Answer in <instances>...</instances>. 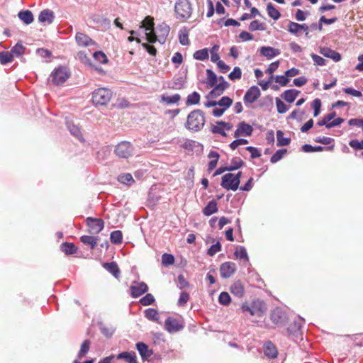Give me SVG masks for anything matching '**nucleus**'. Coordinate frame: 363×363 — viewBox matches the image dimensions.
<instances>
[{
	"mask_svg": "<svg viewBox=\"0 0 363 363\" xmlns=\"http://www.w3.org/2000/svg\"><path fill=\"white\" fill-rule=\"evenodd\" d=\"M242 313L251 316L262 317L267 311L265 303L259 298H253L244 302L241 306Z\"/></svg>",
	"mask_w": 363,
	"mask_h": 363,
	"instance_id": "obj_1",
	"label": "nucleus"
},
{
	"mask_svg": "<svg viewBox=\"0 0 363 363\" xmlns=\"http://www.w3.org/2000/svg\"><path fill=\"white\" fill-rule=\"evenodd\" d=\"M205 122L203 112L199 109L194 110L187 116L185 128L191 132H199L203 128Z\"/></svg>",
	"mask_w": 363,
	"mask_h": 363,
	"instance_id": "obj_2",
	"label": "nucleus"
},
{
	"mask_svg": "<svg viewBox=\"0 0 363 363\" xmlns=\"http://www.w3.org/2000/svg\"><path fill=\"white\" fill-rule=\"evenodd\" d=\"M176 18L182 21L189 19L192 13V6L189 0H177L174 4Z\"/></svg>",
	"mask_w": 363,
	"mask_h": 363,
	"instance_id": "obj_3",
	"label": "nucleus"
},
{
	"mask_svg": "<svg viewBox=\"0 0 363 363\" xmlns=\"http://www.w3.org/2000/svg\"><path fill=\"white\" fill-rule=\"evenodd\" d=\"M269 318L272 323L279 328L287 326L290 319L287 311L280 307L271 311Z\"/></svg>",
	"mask_w": 363,
	"mask_h": 363,
	"instance_id": "obj_4",
	"label": "nucleus"
},
{
	"mask_svg": "<svg viewBox=\"0 0 363 363\" xmlns=\"http://www.w3.org/2000/svg\"><path fill=\"white\" fill-rule=\"evenodd\" d=\"M113 95L111 89L107 88H99L92 92V102L96 106L107 104Z\"/></svg>",
	"mask_w": 363,
	"mask_h": 363,
	"instance_id": "obj_5",
	"label": "nucleus"
},
{
	"mask_svg": "<svg viewBox=\"0 0 363 363\" xmlns=\"http://www.w3.org/2000/svg\"><path fill=\"white\" fill-rule=\"evenodd\" d=\"M170 28L166 23H162L157 27L156 33L155 30L150 35H147V41L150 43H154L158 41L160 44H164L167 37L169 33Z\"/></svg>",
	"mask_w": 363,
	"mask_h": 363,
	"instance_id": "obj_6",
	"label": "nucleus"
},
{
	"mask_svg": "<svg viewBox=\"0 0 363 363\" xmlns=\"http://www.w3.org/2000/svg\"><path fill=\"white\" fill-rule=\"evenodd\" d=\"M69 76L70 72L66 67H59L52 71L50 77L52 83L59 86L64 84Z\"/></svg>",
	"mask_w": 363,
	"mask_h": 363,
	"instance_id": "obj_7",
	"label": "nucleus"
},
{
	"mask_svg": "<svg viewBox=\"0 0 363 363\" xmlns=\"http://www.w3.org/2000/svg\"><path fill=\"white\" fill-rule=\"evenodd\" d=\"M114 152L118 157L128 158L133 155V146L130 142L122 141L116 146Z\"/></svg>",
	"mask_w": 363,
	"mask_h": 363,
	"instance_id": "obj_8",
	"label": "nucleus"
},
{
	"mask_svg": "<svg viewBox=\"0 0 363 363\" xmlns=\"http://www.w3.org/2000/svg\"><path fill=\"white\" fill-rule=\"evenodd\" d=\"M86 223L89 227V232L91 234H98L104 228V222L101 218L88 217L86 219Z\"/></svg>",
	"mask_w": 363,
	"mask_h": 363,
	"instance_id": "obj_9",
	"label": "nucleus"
},
{
	"mask_svg": "<svg viewBox=\"0 0 363 363\" xmlns=\"http://www.w3.org/2000/svg\"><path fill=\"white\" fill-rule=\"evenodd\" d=\"M220 185L226 190L235 191L239 188L240 184L235 178H233V173L229 172L222 177Z\"/></svg>",
	"mask_w": 363,
	"mask_h": 363,
	"instance_id": "obj_10",
	"label": "nucleus"
},
{
	"mask_svg": "<svg viewBox=\"0 0 363 363\" xmlns=\"http://www.w3.org/2000/svg\"><path fill=\"white\" fill-rule=\"evenodd\" d=\"M260 94V90L257 86H251L247 90L244 96L243 101L245 104L254 103L258 99Z\"/></svg>",
	"mask_w": 363,
	"mask_h": 363,
	"instance_id": "obj_11",
	"label": "nucleus"
},
{
	"mask_svg": "<svg viewBox=\"0 0 363 363\" xmlns=\"http://www.w3.org/2000/svg\"><path fill=\"white\" fill-rule=\"evenodd\" d=\"M75 41L79 47L86 48L96 44V43L89 35L82 32H77L76 33Z\"/></svg>",
	"mask_w": 363,
	"mask_h": 363,
	"instance_id": "obj_12",
	"label": "nucleus"
},
{
	"mask_svg": "<svg viewBox=\"0 0 363 363\" xmlns=\"http://www.w3.org/2000/svg\"><path fill=\"white\" fill-rule=\"evenodd\" d=\"M253 132V128L245 121L238 123L237 129L234 133L235 138L240 136H250Z\"/></svg>",
	"mask_w": 363,
	"mask_h": 363,
	"instance_id": "obj_13",
	"label": "nucleus"
},
{
	"mask_svg": "<svg viewBox=\"0 0 363 363\" xmlns=\"http://www.w3.org/2000/svg\"><path fill=\"white\" fill-rule=\"evenodd\" d=\"M236 271V264L234 262H226L220 267V274L223 278H229Z\"/></svg>",
	"mask_w": 363,
	"mask_h": 363,
	"instance_id": "obj_14",
	"label": "nucleus"
},
{
	"mask_svg": "<svg viewBox=\"0 0 363 363\" xmlns=\"http://www.w3.org/2000/svg\"><path fill=\"white\" fill-rule=\"evenodd\" d=\"M165 329L169 333L177 332L183 328V325L176 318L169 317L164 323Z\"/></svg>",
	"mask_w": 363,
	"mask_h": 363,
	"instance_id": "obj_15",
	"label": "nucleus"
},
{
	"mask_svg": "<svg viewBox=\"0 0 363 363\" xmlns=\"http://www.w3.org/2000/svg\"><path fill=\"white\" fill-rule=\"evenodd\" d=\"M55 13L52 10L44 9L38 15V21L42 23L51 24L55 20Z\"/></svg>",
	"mask_w": 363,
	"mask_h": 363,
	"instance_id": "obj_16",
	"label": "nucleus"
},
{
	"mask_svg": "<svg viewBox=\"0 0 363 363\" xmlns=\"http://www.w3.org/2000/svg\"><path fill=\"white\" fill-rule=\"evenodd\" d=\"M261 55L271 60L280 55L281 52L279 49L270 46H262L259 49Z\"/></svg>",
	"mask_w": 363,
	"mask_h": 363,
	"instance_id": "obj_17",
	"label": "nucleus"
},
{
	"mask_svg": "<svg viewBox=\"0 0 363 363\" xmlns=\"http://www.w3.org/2000/svg\"><path fill=\"white\" fill-rule=\"evenodd\" d=\"M130 295H143L148 290V286L145 282L134 281L130 286Z\"/></svg>",
	"mask_w": 363,
	"mask_h": 363,
	"instance_id": "obj_18",
	"label": "nucleus"
},
{
	"mask_svg": "<svg viewBox=\"0 0 363 363\" xmlns=\"http://www.w3.org/2000/svg\"><path fill=\"white\" fill-rule=\"evenodd\" d=\"M228 86L229 84L227 82H220L218 84L216 83L213 86V89L209 92L208 97H218L220 96Z\"/></svg>",
	"mask_w": 363,
	"mask_h": 363,
	"instance_id": "obj_19",
	"label": "nucleus"
},
{
	"mask_svg": "<svg viewBox=\"0 0 363 363\" xmlns=\"http://www.w3.org/2000/svg\"><path fill=\"white\" fill-rule=\"evenodd\" d=\"M140 29L144 30L145 35L146 38V40H147V35H150V33H152L154 31V22L153 18L147 16L145 18V19L142 22V25L140 26Z\"/></svg>",
	"mask_w": 363,
	"mask_h": 363,
	"instance_id": "obj_20",
	"label": "nucleus"
},
{
	"mask_svg": "<svg viewBox=\"0 0 363 363\" xmlns=\"http://www.w3.org/2000/svg\"><path fill=\"white\" fill-rule=\"evenodd\" d=\"M263 350L264 354L269 358L274 359L277 357V349L271 341H267L264 343Z\"/></svg>",
	"mask_w": 363,
	"mask_h": 363,
	"instance_id": "obj_21",
	"label": "nucleus"
},
{
	"mask_svg": "<svg viewBox=\"0 0 363 363\" xmlns=\"http://www.w3.org/2000/svg\"><path fill=\"white\" fill-rule=\"evenodd\" d=\"M103 267L111 273L115 278L118 279L121 275L120 269L116 262H104Z\"/></svg>",
	"mask_w": 363,
	"mask_h": 363,
	"instance_id": "obj_22",
	"label": "nucleus"
},
{
	"mask_svg": "<svg viewBox=\"0 0 363 363\" xmlns=\"http://www.w3.org/2000/svg\"><path fill=\"white\" fill-rule=\"evenodd\" d=\"M320 52L323 56L330 58L336 62L341 60V55L329 48H321Z\"/></svg>",
	"mask_w": 363,
	"mask_h": 363,
	"instance_id": "obj_23",
	"label": "nucleus"
},
{
	"mask_svg": "<svg viewBox=\"0 0 363 363\" xmlns=\"http://www.w3.org/2000/svg\"><path fill=\"white\" fill-rule=\"evenodd\" d=\"M334 148V144L331 145L330 146L328 147H323L320 145L318 146H312L309 144H305L301 147V150L305 152H320L323 151V150H332Z\"/></svg>",
	"mask_w": 363,
	"mask_h": 363,
	"instance_id": "obj_24",
	"label": "nucleus"
},
{
	"mask_svg": "<svg viewBox=\"0 0 363 363\" xmlns=\"http://www.w3.org/2000/svg\"><path fill=\"white\" fill-rule=\"evenodd\" d=\"M18 17L26 25H29L34 21L33 14L30 10H23L19 11Z\"/></svg>",
	"mask_w": 363,
	"mask_h": 363,
	"instance_id": "obj_25",
	"label": "nucleus"
},
{
	"mask_svg": "<svg viewBox=\"0 0 363 363\" xmlns=\"http://www.w3.org/2000/svg\"><path fill=\"white\" fill-rule=\"evenodd\" d=\"M136 348L143 359H147L152 354V351L150 350L148 346L144 342H138L136 344Z\"/></svg>",
	"mask_w": 363,
	"mask_h": 363,
	"instance_id": "obj_26",
	"label": "nucleus"
},
{
	"mask_svg": "<svg viewBox=\"0 0 363 363\" xmlns=\"http://www.w3.org/2000/svg\"><path fill=\"white\" fill-rule=\"evenodd\" d=\"M300 94V91L296 89H288L286 90L282 94L281 97L288 103H293L298 95Z\"/></svg>",
	"mask_w": 363,
	"mask_h": 363,
	"instance_id": "obj_27",
	"label": "nucleus"
},
{
	"mask_svg": "<svg viewBox=\"0 0 363 363\" xmlns=\"http://www.w3.org/2000/svg\"><path fill=\"white\" fill-rule=\"evenodd\" d=\"M218 205L216 200L213 199L210 201L207 205L203 208V213L206 216H209L218 211Z\"/></svg>",
	"mask_w": 363,
	"mask_h": 363,
	"instance_id": "obj_28",
	"label": "nucleus"
},
{
	"mask_svg": "<svg viewBox=\"0 0 363 363\" xmlns=\"http://www.w3.org/2000/svg\"><path fill=\"white\" fill-rule=\"evenodd\" d=\"M117 359H124L128 363H138L137 357L134 352H123L118 354Z\"/></svg>",
	"mask_w": 363,
	"mask_h": 363,
	"instance_id": "obj_29",
	"label": "nucleus"
},
{
	"mask_svg": "<svg viewBox=\"0 0 363 363\" xmlns=\"http://www.w3.org/2000/svg\"><path fill=\"white\" fill-rule=\"evenodd\" d=\"M67 127L69 131L70 132V133L73 136L77 138L79 141H81L82 143L84 142V139L82 134L81 133L80 129L78 126H77L76 125H74L73 123L67 122Z\"/></svg>",
	"mask_w": 363,
	"mask_h": 363,
	"instance_id": "obj_30",
	"label": "nucleus"
},
{
	"mask_svg": "<svg viewBox=\"0 0 363 363\" xmlns=\"http://www.w3.org/2000/svg\"><path fill=\"white\" fill-rule=\"evenodd\" d=\"M208 157L209 159H211V160L208 162V171L210 172L216 168L218 161V159L220 157V155L217 152L211 150L208 153Z\"/></svg>",
	"mask_w": 363,
	"mask_h": 363,
	"instance_id": "obj_31",
	"label": "nucleus"
},
{
	"mask_svg": "<svg viewBox=\"0 0 363 363\" xmlns=\"http://www.w3.org/2000/svg\"><path fill=\"white\" fill-rule=\"evenodd\" d=\"M98 237L90 236V235H82L80 237V241L86 245H89L91 250L96 247Z\"/></svg>",
	"mask_w": 363,
	"mask_h": 363,
	"instance_id": "obj_32",
	"label": "nucleus"
},
{
	"mask_svg": "<svg viewBox=\"0 0 363 363\" xmlns=\"http://www.w3.org/2000/svg\"><path fill=\"white\" fill-rule=\"evenodd\" d=\"M61 250L66 255H74L77 252V247L71 242H63L60 246Z\"/></svg>",
	"mask_w": 363,
	"mask_h": 363,
	"instance_id": "obj_33",
	"label": "nucleus"
},
{
	"mask_svg": "<svg viewBox=\"0 0 363 363\" xmlns=\"http://www.w3.org/2000/svg\"><path fill=\"white\" fill-rule=\"evenodd\" d=\"M145 316L147 319L149 320L160 323L159 321V313L157 311H156L154 308H148L146 309L145 311Z\"/></svg>",
	"mask_w": 363,
	"mask_h": 363,
	"instance_id": "obj_34",
	"label": "nucleus"
},
{
	"mask_svg": "<svg viewBox=\"0 0 363 363\" xmlns=\"http://www.w3.org/2000/svg\"><path fill=\"white\" fill-rule=\"evenodd\" d=\"M267 11L269 16L272 18L273 20H278L281 16L280 12L278 11V9L275 8V6L272 3L267 4Z\"/></svg>",
	"mask_w": 363,
	"mask_h": 363,
	"instance_id": "obj_35",
	"label": "nucleus"
},
{
	"mask_svg": "<svg viewBox=\"0 0 363 363\" xmlns=\"http://www.w3.org/2000/svg\"><path fill=\"white\" fill-rule=\"evenodd\" d=\"M118 181L120 183L126 184L128 186H130L135 182L133 176L130 173H125L118 175Z\"/></svg>",
	"mask_w": 363,
	"mask_h": 363,
	"instance_id": "obj_36",
	"label": "nucleus"
},
{
	"mask_svg": "<svg viewBox=\"0 0 363 363\" xmlns=\"http://www.w3.org/2000/svg\"><path fill=\"white\" fill-rule=\"evenodd\" d=\"M26 47L21 42L17 43L11 50L13 57H17L22 56L25 52Z\"/></svg>",
	"mask_w": 363,
	"mask_h": 363,
	"instance_id": "obj_37",
	"label": "nucleus"
},
{
	"mask_svg": "<svg viewBox=\"0 0 363 363\" xmlns=\"http://www.w3.org/2000/svg\"><path fill=\"white\" fill-rule=\"evenodd\" d=\"M208 50L207 48L201 49L199 50H196L194 55L193 57L195 60L204 61L207 59H208L209 53Z\"/></svg>",
	"mask_w": 363,
	"mask_h": 363,
	"instance_id": "obj_38",
	"label": "nucleus"
},
{
	"mask_svg": "<svg viewBox=\"0 0 363 363\" xmlns=\"http://www.w3.org/2000/svg\"><path fill=\"white\" fill-rule=\"evenodd\" d=\"M179 40L181 45H189V31L186 28H182L179 32Z\"/></svg>",
	"mask_w": 363,
	"mask_h": 363,
	"instance_id": "obj_39",
	"label": "nucleus"
},
{
	"mask_svg": "<svg viewBox=\"0 0 363 363\" xmlns=\"http://www.w3.org/2000/svg\"><path fill=\"white\" fill-rule=\"evenodd\" d=\"M277 145L279 147L288 145L291 142V139L289 138L284 137V132L280 130L277 131Z\"/></svg>",
	"mask_w": 363,
	"mask_h": 363,
	"instance_id": "obj_40",
	"label": "nucleus"
},
{
	"mask_svg": "<svg viewBox=\"0 0 363 363\" xmlns=\"http://www.w3.org/2000/svg\"><path fill=\"white\" fill-rule=\"evenodd\" d=\"M287 30L291 35H296L297 37L300 36V32L301 31V28H300V23L293 22V21H289V23L288 24Z\"/></svg>",
	"mask_w": 363,
	"mask_h": 363,
	"instance_id": "obj_41",
	"label": "nucleus"
},
{
	"mask_svg": "<svg viewBox=\"0 0 363 363\" xmlns=\"http://www.w3.org/2000/svg\"><path fill=\"white\" fill-rule=\"evenodd\" d=\"M162 101L165 103L167 105L177 104L179 101L181 96L179 94H175L172 96H165L162 95Z\"/></svg>",
	"mask_w": 363,
	"mask_h": 363,
	"instance_id": "obj_42",
	"label": "nucleus"
},
{
	"mask_svg": "<svg viewBox=\"0 0 363 363\" xmlns=\"http://www.w3.org/2000/svg\"><path fill=\"white\" fill-rule=\"evenodd\" d=\"M249 30L251 32H254L256 30H266V25L264 23L259 22L257 20H255L250 23Z\"/></svg>",
	"mask_w": 363,
	"mask_h": 363,
	"instance_id": "obj_43",
	"label": "nucleus"
},
{
	"mask_svg": "<svg viewBox=\"0 0 363 363\" xmlns=\"http://www.w3.org/2000/svg\"><path fill=\"white\" fill-rule=\"evenodd\" d=\"M207 84L209 86L213 87L217 83L218 77L214 72L211 69H206Z\"/></svg>",
	"mask_w": 363,
	"mask_h": 363,
	"instance_id": "obj_44",
	"label": "nucleus"
},
{
	"mask_svg": "<svg viewBox=\"0 0 363 363\" xmlns=\"http://www.w3.org/2000/svg\"><path fill=\"white\" fill-rule=\"evenodd\" d=\"M110 240L113 244H121L123 240L122 232L121 230H114L111 232L110 235Z\"/></svg>",
	"mask_w": 363,
	"mask_h": 363,
	"instance_id": "obj_45",
	"label": "nucleus"
},
{
	"mask_svg": "<svg viewBox=\"0 0 363 363\" xmlns=\"http://www.w3.org/2000/svg\"><path fill=\"white\" fill-rule=\"evenodd\" d=\"M13 54L9 51L0 52V62L1 65H6L13 61Z\"/></svg>",
	"mask_w": 363,
	"mask_h": 363,
	"instance_id": "obj_46",
	"label": "nucleus"
},
{
	"mask_svg": "<svg viewBox=\"0 0 363 363\" xmlns=\"http://www.w3.org/2000/svg\"><path fill=\"white\" fill-rule=\"evenodd\" d=\"M90 345L91 342L89 340H86L82 342L81 348L78 353V357L79 359H82V357L86 355V354L89 351Z\"/></svg>",
	"mask_w": 363,
	"mask_h": 363,
	"instance_id": "obj_47",
	"label": "nucleus"
},
{
	"mask_svg": "<svg viewBox=\"0 0 363 363\" xmlns=\"http://www.w3.org/2000/svg\"><path fill=\"white\" fill-rule=\"evenodd\" d=\"M200 94L196 91H194L187 96L186 104L188 106L198 104L200 101Z\"/></svg>",
	"mask_w": 363,
	"mask_h": 363,
	"instance_id": "obj_48",
	"label": "nucleus"
},
{
	"mask_svg": "<svg viewBox=\"0 0 363 363\" xmlns=\"http://www.w3.org/2000/svg\"><path fill=\"white\" fill-rule=\"evenodd\" d=\"M244 164V162L239 157H233L231 160L230 165H228L229 172L240 169Z\"/></svg>",
	"mask_w": 363,
	"mask_h": 363,
	"instance_id": "obj_49",
	"label": "nucleus"
},
{
	"mask_svg": "<svg viewBox=\"0 0 363 363\" xmlns=\"http://www.w3.org/2000/svg\"><path fill=\"white\" fill-rule=\"evenodd\" d=\"M91 20L93 21L94 23L99 24L101 26H106L108 27L110 26V21L103 16L94 15L91 17Z\"/></svg>",
	"mask_w": 363,
	"mask_h": 363,
	"instance_id": "obj_50",
	"label": "nucleus"
},
{
	"mask_svg": "<svg viewBox=\"0 0 363 363\" xmlns=\"http://www.w3.org/2000/svg\"><path fill=\"white\" fill-rule=\"evenodd\" d=\"M233 99L229 96H223L219 101H217V106H220L221 108L227 110L232 104Z\"/></svg>",
	"mask_w": 363,
	"mask_h": 363,
	"instance_id": "obj_51",
	"label": "nucleus"
},
{
	"mask_svg": "<svg viewBox=\"0 0 363 363\" xmlns=\"http://www.w3.org/2000/svg\"><path fill=\"white\" fill-rule=\"evenodd\" d=\"M235 256L236 258H238L240 259H244L246 262H249V257L247 255V250L245 247H240V249H237L234 252Z\"/></svg>",
	"mask_w": 363,
	"mask_h": 363,
	"instance_id": "obj_52",
	"label": "nucleus"
},
{
	"mask_svg": "<svg viewBox=\"0 0 363 363\" xmlns=\"http://www.w3.org/2000/svg\"><path fill=\"white\" fill-rule=\"evenodd\" d=\"M287 152L286 149H280L276 151V152L271 157L270 162L272 163H276L281 160L284 155Z\"/></svg>",
	"mask_w": 363,
	"mask_h": 363,
	"instance_id": "obj_53",
	"label": "nucleus"
},
{
	"mask_svg": "<svg viewBox=\"0 0 363 363\" xmlns=\"http://www.w3.org/2000/svg\"><path fill=\"white\" fill-rule=\"evenodd\" d=\"M230 292L233 295H242L243 294V286L240 281H236L231 286H230Z\"/></svg>",
	"mask_w": 363,
	"mask_h": 363,
	"instance_id": "obj_54",
	"label": "nucleus"
},
{
	"mask_svg": "<svg viewBox=\"0 0 363 363\" xmlns=\"http://www.w3.org/2000/svg\"><path fill=\"white\" fill-rule=\"evenodd\" d=\"M174 260V257L171 254L164 253L162 255V264L165 267L173 264Z\"/></svg>",
	"mask_w": 363,
	"mask_h": 363,
	"instance_id": "obj_55",
	"label": "nucleus"
},
{
	"mask_svg": "<svg viewBox=\"0 0 363 363\" xmlns=\"http://www.w3.org/2000/svg\"><path fill=\"white\" fill-rule=\"evenodd\" d=\"M277 112L283 114L289 110V106L286 105L279 98L275 99Z\"/></svg>",
	"mask_w": 363,
	"mask_h": 363,
	"instance_id": "obj_56",
	"label": "nucleus"
},
{
	"mask_svg": "<svg viewBox=\"0 0 363 363\" xmlns=\"http://www.w3.org/2000/svg\"><path fill=\"white\" fill-rule=\"evenodd\" d=\"M93 56L95 60L101 64H106L108 62L107 56L102 51H96Z\"/></svg>",
	"mask_w": 363,
	"mask_h": 363,
	"instance_id": "obj_57",
	"label": "nucleus"
},
{
	"mask_svg": "<svg viewBox=\"0 0 363 363\" xmlns=\"http://www.w3.org/2000/svg\"><path fill=\"white\" fill-rule=\"evenodd\" d=\"M221 250V245L219 242H217L216 244L212 245L207 251V255L213 257L217 252Z\"/></svg>",
	"mask_w": 363,
	"mask_h": 363,
	"instance_id": "obj_58",
	"label": "nucleus"
},
{
	"mask_svg": "<svg viewBox=\"0 0 363 363\" xmlns=\"http://www.w3.org/2000/svg\"><path fill=\"white\" fill-rule=\"evenodd\" d=\"M312 108L313 109V116H318L320 113L321 101L319 99H315L312 102Z\"/></svg>",
	"mask_w": 363,
	"mask_h": 363,
	"instance_id": "obj_59",
	"label": "nucleus"
},
{
	"mask_svg": "<svg viewBox=\"0 0 363 363\" xmlns=\"http://www.w3.org/2000/svg\"><path fill=\"white\" fill-rule=\"evenodd\" d=\"M343 91L347 94H350L352 96L361 98L362 97V94L360 91L353 89L352 87H347L343 88Z\"/></svg>",
	"mask_w": 363,
	"mask_h": 363,
	"instance_id": "obj_60",
	"label": "nucleus"
},
{
	"mask_svg": "<svg viewBox=\"0 0 363 363\" xmlns=\"http://www.w3.org/2000/svg\"><path fill=\"white\" fill-rule=\"evenodd\" d=\"M242 77V72L240 67H235L233 70L229 74L228 77L231 80L239 79Z\"/></svg>",
	"mask_w": 363,
	"mask_h": 363,
	"instance_id": "obj_61",
	"label": "nucleus"
},
{
	"mask_svg": "<svg viewBox=\"0 0 363 363\" xmlns=\"http://www.w3.org/2000/svg\"><path fill=\"white\" fill-rule=\"evenodd\" d=\"M274 80L281 86H286L289 82V79L286 77V73H284V75H277Z\"/></svg>",
	"mask_w": 363,
	"mask_h": 363,
	"instance_id": "obj_62",
	"label": "nucleus"
},
{
	"mask_svg": "<svg viewBox=\"0 0 363 363\" xmlns=\"http://www.w3.org/2000/svg\"><path fill=\"white\" fill-rule=\"evenodd\" d=\"M311 56L313 60L315 65L325 66L326 65V60L324 58H323L322 57H320L315 53H312L311 55Z\"/></svg>",
	"mask_w": 363,
	"mask_h": 363,
	"instance_id": "obj_63",
	"label": "nucleus"
},
{
	"mask_svg": "<svg viewBox=\"0 0 363 363\" xmlns=\"http://www.w3.org/2000/svg\"><path fill=\"white\" fill-rule=\"evenodd\" d=\"M349 145L354 150H363V140L359 141L357 139L351 140L349 142Z\"/></svg>",
	"mask_w": 363,
	"mask_h": 363,
	"instance_id": "obj_64",
	"label": "nucleus"
}]
</instances>
